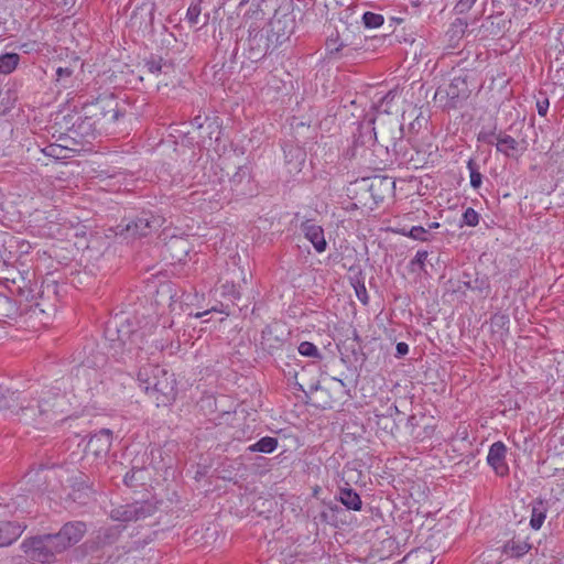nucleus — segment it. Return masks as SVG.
Wrapping results in <instances>:
<instances>
[{"label": "nucleus", "instance_id": "nucleus-3", "mask_svg": "<svg viewBox=\"0 0 564 564\" xmlns=\"http://www.w3.org/2000/svg\"><path fill=\"white\" fill-rule=\"evenodd\" d=\"M21 550L32 563L50 564L64 552V545L58 544L53 534H42L24 539Z\"/></svg>", "mask_w": 564, "mask_h": 564}, {"label": "nucleus", "instance_id": "nucleus-26", "mask_svg": "<svg viewBox=\"0 0 564 564\" xmlns=\"http://www.w3.org/2000/svg\"><path fill=\"white\" fill-rule=\"evenodd\" d=\"M467 169L469 171L470 185L473 188L477 189L481 186L482 175L479 172V166L475 162V160L469 159L467 162Z\"/></svg>", "mask_w": 564, "mask_h": 564}, {"label": "nucleus", "instance_id": "nucleus-45", "mask_svg": "<svg viewBox=\"0 0 564 564\" xmlns=\"http://www.w3.org/2000/svg\"><path fill=\"white\" fill-rule=\"evenodd\" d=\"M438 227H440V223H437V221H433V223H430V224L427 225V230H429V229H437Z\"/></svg>", "mask_w": 564, "mask_h": 564}, {"label": "nucleus", "instance_id": "nucleus-11", "mask_svg": "<svg viewBox=\"0 0 564 564\" xmlns=\"http://www.w3.org/2000/svg\"><path fill=\"white\" fill-rule=\"evenodd\" d=\"M87 531V525L83 521H69L65 523L57 533H54L58 544L64 545V552L70 546L77 544Z\"/></svg>", "mask_w": 564, "mask_h": 564}, {"label": "nucleus", "instance_id": "nucleus-50", "mask_svg": "<svg viewBox=\"0 0 564 564\" xmlns=\"http://www.w3.org/2000/svg\"><path fill=\"white\" fill-rule=\"evenodd\" d=\"M30 50V46H26V50H24V53H28Z\"/></svg>", "mask_w": 564, "mask_h": 564}, {"label": "nucleus", "instance_id": "nucleus-1", "mask_svg": "<svg viewBox=\"0 0 564 564\" xmlns=\"http://www.w3.org/2000/svg\"><path fill=\"white\" fill-rule=\"evenodd\" d=\"M9 399L17 404L10 403L0 392V408L7 406L21 421L40 429L64 412L65 395L61 393L59 388H43L40 392L36 391L35 395L12 392Z\"/></svg>", "mask_w": 564, "mask_h": 564}, {"label": "nucleus", "instance_id": "nucleus-20", "mask_svg": "<svg viewBox=\"0 0 564 564\" xmlns=\"http://www.w3.org/2000/svg\"><path fill=\"white\" fill-rule=\"evenodd\" d=\"M531 545L522 540H510L502 546V554L510 558H520L525 555Z\"/></svg>", "mask_w": 564, "mask_h": 564}, {"label": "nucleus", "instance_id": "nucleus-39", "mask_svg": "<svg viewBox=\"0 0 564 564\" xmlns=\"http://www.w3.org/2000/svg\"><path fill=\"white\" fill-rule=\"evenodd\" d=\"M409 352V345L404 341H400L395 346V357L401 358Z\"/></svg>", "mask_w": 564, "mask_h": 564}, {"label": "nucleus", "instance_id": "nucleus-32", "mask_svg": "<svg viewBox=\"0 0 564 564\" xmlns=\"http://www.w3.org/2000/svg\"><path fill=\"white\" fill-rule=\"evenodd\" d=\"M106 564H133V558L124 552L117 551L108 556Z\"/></svg>", "mask_w": 564, "mask_h": 564}, {"label": "nucleus", "instance_id": "nucleus-40", "mask_svg": "<svg viewBox=\"0 0 564 564\" xmlns=\"http://www.w3.org/2000/svg\"><path fill=\"white\" fill-rule=\"evenodd\" d=\"M356 294H357V297H358V300L360 302H362L364 304H367V302H368V294H367V290H366L364 284H361L358 288H356Z\"/></svg>", "mask_w": 564, "mask_h": 564}, {"label": "nucleus", "instance_id": "nucleus-41", "mask_svg": "<svg viewBox=\"0 0 564 564\" xmlns=\"http://www.w3.org/2000/svg\"><path fill=\"white\" fill-rule=\"evenodd\" d=\"M58 151H62V148L55 144H50L43 150L46 155L55 158L58 156Z\"/></svg>", "mask_w": 564, "mask_h": 564}, {"label": "nucleus", "instance_id": "nucleus-47", "mask_svg": "<svg viewBox=\"0 0 564 564\" xmlns=\"http://www.w3.org/2000/svg\"><path fill=\"white\" fill-rule=\"evenodd\" d=\"M180 242H182V241H181V240H174V241H171V242L167 245V247L171 249V248H173V246H174V245L180 243Z\"/></svg>", "mask_w": 564, "mask_h": 564}, {"label": "nucleus", "instance_id": "nucleus-51", "mask_svg": "<svg viewBox=\"0 0 564 564\" xmlns=\"http://www.w3.org/2000/svg\"><path fill=\"white\" fill-rule=\"evenodd\" d=\"M30 50V46H26V50H24V53H28Z\"/></svg>", "mask_w": 564, "mask_h": 564}, {"label": "nucleus", "instance_id": "nucleus-48", "mask_svg": "<svg viewBox=\"0 0 564 564\" xmlns=\"http://www.w3.org/2000/svg\"><path fill=\"white\" fill-rule=\"evenodd\" d=\"M414 419H415L414 416H411V417H409L408 422H409L410 424H412V421H413Z\"/></svg>", "mask_w": 564, "mask_h": 564}, {"label": "nucleus", "instance_id": "nucleus-43", "mask_svg": "<svg viewBox=\"0 0 564 564\" xmlns=\"http://www.w3.org/2000/svg\"><path fill=\"white\" fill-rule=\"evenodd\" d=\"M453 26H459L460 31L464 32V30L467 28V22L463 21L462 19H456L453 23Z\"/></svg>", "mask_w": 564, "mask_h": 564}, {"label": "nucleus", "instance_id": "nucleus-23", "mask_svg": "<svg viewBox=\"0 0 564 564\" xmlns=\"http://www.w3.org/2000/svg\"><path fill=\"white\" fill-rule=\"evenodd\" d=\"M278 438L271 437V436H264L260 438L258 442L251 444L248 446V451L251 453H264V454H271L273 453L278 447Z\"/></svg>", "mask_w": 564, "mask_h": 564}, {"label": "nucleus", "instance_id": "nucleus-6", "mask_svg": "<svg viewBox=\"0 0 564 564\" xmlns=\"http://www.w3.org/2000/svg\"><path fill=\"white\" fill-rule=\"evenodd\" d=\"M106 337L110 341V347L113 349L115 355L123 354L124 351L131 352L133 348H140L142 335L138 330H131L129 326L122 323L119 325L115 322V326L109 325L106 329Z\"/></svg>", "mask_w": 564, "mask_h": 564}, {"label": "nucleus", "instance_id": "nucleus-10", "mask_svg": "<svg viewBox=\"0 0 564 564\" xmlns=\"http://www.w3.org/2000/svg\"><path fill=\"white\" fill-rule=\"evenodd\" d=\"M155 506L150 501H134L120 506L111 511V518L116 521L129 522L145 519L154 513Z\"/></svg>", "mask_w": 564, "mask_h": 564}, {"label": "nucleus", "instance_id": "nucleus-12", "mask_svg": "<svg viewBox=\"0 0 564 564\" xmlns=\"http://www.w3.org/2000/svg\"><path fill=\"white\" fill-rule=\"evenodd\" d=\"M301 232L308 240L317 253L327 250L328 243L325 238L324 228L314 219H304L300 225Z\"/></svg>", "mask_w": 564, "mask_h": 564}, {"label": "nucleus", "instance_id": "nucleus-8", "mask_svg": "<svg viewBox=\"0 0 564 564\" xmlns=\"http://www.w3.org/2000/svg\"><path fill=\"white\" fill-rule=\"evenodd\" d=\"M269 26L274 42L281 45L295 30L296 21L293 11L289 7H280L271 18Z\"/></svg>", "mask_w": 564, "mask_h": 564}, {"label": "nucleus", "instance_id": "nucleus-52", "mask_svg": "<svg viewBox=\"0 0 564 564\" xmlns=\"http://www.w3.org/2000/svg\"><path fill=\"white\" fill-rule=\"evenodd\" d=\"M246 2V0L240 1V6H242Z\"/></svg>", "mask_w": 564, "mask_h": 564}, {"label": "nucleus", "instance_id": "nucleus-31", "mask_svg": "<svg viewBox=\"0 0 564 564\" xmlns=\"http://www.w3.org/2000/svg\"><path fill=\"white\" fill-rule=\"evenodd\" d=\"M426 250H419L414 258L410 261V267L412 271L424 270L425 261L427 259Z\"/></svg>", "mask_w": 564, "mask_h": 564}, {"label": "nucleus", "instance_id": "nucleus-33", "mask_svg": "<svg viewBox=\"0 0 564 564\" xmlns=\"http://www.w3.org/2000/svg\"><path fill=\"white\" fill-rule=\"evenodd\" d=\"M479 224V214L471 207L465 209L463 214V225L475 227Z\"/></svg>", "mask_w": 564, "mask_h": 564}, {"label": "nucleus", "instance_id": "nucleus-42", "mask_svg": "<svg viewBox=\"0 0 564 564\" xmlns=\"http://www.w3.org/2000/svg\"><path fill=\"white\" fill-rule=\"evenodd\" d=\"M70 75H72V69L68 67H58L56 69L57 79H59L62 77H69Z\"/></svg>", "mask_w": 564, "mask_h": 564}, {"label": "nucleus", "instance_id": "nucleus-36", "mask_svg": "<svg viewBox=\"0 0 564 564\" xmlns=\"http://www.w3.org/2000/svg\"><path fill=\"white\" fill-rule=\"evenodd\" d=\"M477 0H458L454 6L456 14H465L470 11Z\"/></svg>", "mask_w": 564, "mask_h": 564}, {"label": "nucleus", "instance_id": "nucleus-34", "mask_svg": "<svg viewBox=\"0 0 564 564\" xmlns=\"http://www.w3.org/2000/svg\"><path fill=\"white\" fill-rule=\"evenodd\" d=\"M409 237H411L414 240L420 241H429L430 235L427 232V229H425L422 226H413L409 231Z\"/></svg>", "mask_w": 564, "mask_h": 564}, {"label": "nucleus", "instance_id": "nucleus-28", "mask_svg": "<svg viewBox=\"0 0 564 564\" xmlns=\"http://www.w3.org/2000/svg\"><path fill=\"white\" fill-rule=\"evenodd\" d=\"M404 562H413V563H422V564H432L433 558L431 554L426 551H415L409 553L404 558Z\"/></svg>", "mask_w": 564, "mask_h": 564}, {"label": "nucleus", "instance_id": "nucleus-5", "mask_svg": "<svg viewBox=\"0 0 564 564\" xmlns=\"http://www.w3.org/2000/svg\"><path fill=\"white\" fill-rule=\"evenodd\" d=\"M85 115L95 122L101 133H109L121 116L118 101L113 96L99 97L96 101L83 107Z\"/></svg>", "mask_w": 564, "mask_h": 564}, {"label": "nucleus", "instance_id": "nucleus-14", "mask_svg": "<svg viewBox=\"0 0 564 564\" xmlns=\"http://www.w3.org/2000/svg\"><path fill=\"white\" fill-rule=\"evenodd\" d=\"M112 444V432L108 429H102L95 433L87 443V452L95 457H105Z\"/></svg>", "mask_w": 564, "mask_h": 564}, {"label": "nucleus", "instance_id": "nucleus-17", "mask_svg": "<svg viewBox=\"0 0 564 564\" xmlns=\"http://www.w3.org/2000/svg\"><path fill=\"white\" fill-rule=\"evenodd\" d=\"M26 530V524L18 521L0 520V547L13 544Z\"/></svg>", "mask_w": 564, "mask_h": 564}, {"label": "nucleus", "instance_id": "nucleus-38", "mask_svg": "<svg viewBox=\"0 0 564 564\" xmlns=\"http://www.w3.org/2000/svg\"><path fill=\"white\" fill-rule=\"evenodd\" d=\"M549 106H550V102H549V99L547 98H544L542 100H538L536 101V110H538V113L542 117L546 116L547 113V110H549Z\"/></svg>", "mask_w": 564, "mask_h": 564}, {"label": "nucleus", "instance_id": "nucleus-25", "mask_svg": "<svg viewBox=\"0 0 564 564\" xmlns=\"http://www.w3.org/2000/svg\"><path fill=\"white\" fill-rule=\"evenodd\" d=\"M510 319L505 313H495L490 318V327L494 333L503 335L509 332Z\"/></svg>", "mask_w": 564, "mask_h": 564}, {"label": "nucleus", "instance_id": "nucleus-15", "mask_svg": "<svg viewBox=\"0 0 564 564\" xmlns=\"http://www.w3.org/2000/svg\"><path fill=\"white\" fill-rule=\"evenodd\" d=\"M479 140L487 144H495L498 152H501L506 156H511L512 152L518 150V141L509 134H499L496 137L495 132L480 133Z\"/></svg>", "mask_w": 564, "mask_h": 564}, {"label": "nucleus", "instance_id": "nucleus-13", "mask_svg": "<svg viewBox=\"0 0 564 564\" xmlns=\"http://www.w3.org/2000/svg\"><path fill=\"white\" fill-rule=\"evenodd\" d=\"M230 188L237 196L252 195L254 186L251 170L247 165L239 166L229 180Z\"/></svg>", "mask_w": 564, "mask_h": 564}, {"label": "nucleus", "instance_id": "nucleus-16", "mask_svg": "<svg viewBox=\"0 0 564 564\" xmlns=\"http://www.w3.org/2000/svg\"><path fill=\"white\" fill-rule=\"evenodd\" d=\"M506 454H507V447L500 441L495 442L489 447V452L487 455V463L490 467H492L495 473L499 476H505L509 470V467L506 463Z\"/></svg>", "mask_w": 564, "mask_h": 564}, {"label": "nucleus", "instance_id": "nucleus-37", "mask_svg": "<svg viewBox=\"0 0 564 564\" xmlns=\"http://www.w3.org/2000/svg\"><path fill=\"white\" fill-rule=\"evenodd\" d=\"M139 473H142V469H131L130 471H128L124 477H123V482L128 486V487H133L137 485L138 482V479L135 478V475L139 474Z\"/></svg>", "mask_w": 564, "mask_h": 564}, {"label": "nucleus", "instance_id": "nucleus-22", "mask_svg": "<svg viewBox=\"0 0 564 564\" xmlns=\"http://www.w3.org/2000/svg\"><path fill=\"white\" fill-rule=\"evenodd\" d=\"M546 506L542 500H538L532 503L530 527L533 530H539L542 527L546 518Z\"/></svg>", "mask_w": 564, "mask_h": 564}, {"label": "nucleus", "instance_id": "nucleus-4", "mask_svg": "<svg viewBox=\"0 0 564 564\" xmlns=\"http://www.w3.org/2000/svg\"><path fill=\"white\" fill-rule=\"evenodd\" d=\"M369 128V141H375L383 147L388 153L394 156L404 154L405 147L403 145L404 130L403 124L397 119L389 118L380 122L378 128Z\"/></svg>", "mask_w": 564, "mask_h": 564}, {"label": "nucleus", "instance_id": "nucleus-46", "mask_svg": "<svg viewBox=\"0 0 564 564\" xmlns=\"http://www.w3.org/2000/svg\"><path fill=\"white\" fill-rule=\"evenodd\" d=\"M341 47H343V44H339L338 46H336L334 48H330V52L332 53H337V52H339L341 50Z\"/></svg>", "mask_w": 564, "mask_h": 564}, {"label": "nucleus", "instance_id": "nucleus-18", "mask_svg": "<svg viewBox=\"0 0 564 564\" xmlns=\"http://www.w3.org/2000/svg\"><path fill=\"white\" fill-rule=\"evenodd\" d=\"M69 131L85 141H89L90 139H95L97 135L102 134L95 126V122H93V120L88 118V115H85L84 112L73 123Z\"/></svg>", "mask_w": 564, "mask_h": 564}, {"label": "nucleus", "instance_id": "nucleus-35", "mask_svg": "<svg viewBox=\"0 0 564 564\" xmlns=\"http://www.w3.org/2000/svg\"><path fill=\"white\" fill-rule=\"evenodd\" d=\"M144 67L148 69L150 74L158 75L162 72V58L151 57L150 59L145 61Z\"/></svg>", "mask_w": 564, "mask_h": 564}, {"label": "nucleus", "instance_id": "nucleus-2", "mask_svg": "<svg viewBox=\"0 0 564 564\" xmlns=\"http://www.w3.org/2000/svg\"><path fill=\"white\" fill-rule=\"evenodd\" d=\"M139 387L158 406H166L175 401L176 379L174 373L158 365H145L138 372Z\"/></svg>", "mask_w": 564, "mask_h": 564}, {"label": "nucleus", "instance_id": "nucleus-44", "mask_svg": "<svg viewBox=\"0 0 564 564\" xmlns=\"http://www.w3.org/2000/svg\"><path fill=\"white\" fill-rule=\"evenodd\" d=\"M212 311L217 312L218 310L216 307H213L212 310H207V311H204V312H198V313L195 314V317L196 318H200V317L207 315Z\"/></svg>", "mask_w": 564, "mask_h": 564}, {"label": "nucleus", "instance_id": "nucleus-29", "mask_svg": "<svg viewBox=\"0 0 564 564\" xmlns=\"http://www.w3.org/2000/svg\"><path fill=\"white\" fill-rule=\"evenodd\" d=\"M202 13L200 1L192 2L187 8L186 20L191 25H196Z\"/></svg>", "mask_w": 564, "mask_h": 564}, {"label": "nucleus", "instance_id": "nucleus-27", "mask_svg": "<svg viewBox=\"0 0 564 564\" xmlns=\"http://www.w3.org/2000/svg\"><path fill=\"white\" fill-rule=\"evenodd\" d=\"M362 22L368 29H377L383 24L384 18L382 14L368 11L364 13Z\"/></svg>", "mask_w": 564, "mask_h": 564}, {"label": "nucleus", "instance_id": "nucleus-9", "mask_svg": "<svg viewBox=\"0 0 564 564\" xmlns=\"http://www.w3.org/2000/svg\"><path fill=\"white\" fill-rule=\"evenodd\" d=\"M165 219L152 212H142L126 225V234L131 238H141L151 235L161 228Z\"/></svg>", "mask_w": 564, "mask_h": 564}, {"label": "nucleus", "instance_id": "nucleus-30", "mask_svg": "<svg viewBox=\"0 0 564 564\" xmlns=\"http://www.w3.org/2000/svg\"><path fill=\"white\" fill-rule=\"evenodd\" d=\"M299 352L302 356L310 358H321V352L318 348L311 341H302L297 348Z\"/></svg>", "mask_w": 564, "mask_h": 564}, {"label": "nucleus", "instance_id": "nucleus-7", "mask_svg": "<svg viewBox=\"0 0 564 564\" xmlns=\"http://www.w3.org/2000/svg\"><path fill=\"white\" fill-rule=\"evenodd\" d=\"M248 32L247 51L248 57L252 61L262 59L279 46V43L274 42V36H272L270 31L264 33L259 28L250 25Z\"/></svg>", "mask_w": 564, "mask_h": 564}, {"label": "nucleus", "instance_id": "nucleus-24", "mask_svg": "<svg viewBox=\"0 0 564 564\" xmlns=\"http://www.w3.org/2000/svg\"><path fill=\"white\" fill-rule=\"evenodd\" d=\"M20 63V55L17 53H4L0 55V74L13 73Z\"/></svg>", "mask_w": 564, "mask_h": 564}, {"label": "nucleus", "instance_id": "nucleus-19", "mask_svg": "<svg viewBox=\"0 0 564 564\" xmlns=\"http://www.w3.org/2000/svg\"><path fill=\"white\" fill-rule=\"evenodd\" d=\"M339 501L349 510L360 511L362 501L360 496L350 487L340 488L338 494Z\"/></svg>", "mask_w": 564, "mask_h": 564}, {"label": "nucleus", "instance_id": "nucleus-21", "mask_svg": "<svg viewBox=\"0 0 564 564\" xmlns=\"http://www.w3.org/2000/svg\"><path fill=\"white\" fill-rule=\"evenodd\" d=\"M446 95L451 99L465 98L468 95V85L464 77L456 76L451 80L446 89Z\"/></svg>", "mask_w": 564, "mask_h": 564}, {"label": "nucleus", "instance_id": "nucleus-49", "mask_svg": "<svg viewBox=\"0 0 564 564\" xmlns=\"http://www.w3.org/2000/svg\"><path fill=\"white\" fill-rule=\"evenodd\" d=\"M341 386H344V381L341 379H336Z\"/></svg>", "mask_w": 564, "mask_h": 564}]
</instances>
